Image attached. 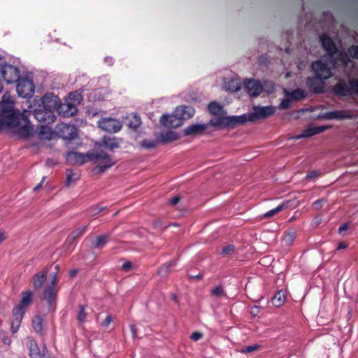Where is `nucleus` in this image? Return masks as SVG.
<instances>
[{
  "instance_id": "1",
  "label": "nucleus",
  "mask_w": 358,
  "mask_h": 358,
  "mask_svg": "<svg viewBox=\"0 0 358 358\" xmlns=\"http://www.w3.org/2000/svg\"><path fill=\"white\" fill-rule=\"evenodd\" d=\"M6 95L3 96V103L0 104V131L5 128H17L20 124V111L14 109L13 103H5Z\"/></svg>"
},
{
  "instance_id": "2",
  "label": "nucleus",
  "mask_w": 358,
  "mask_h": 358,
  "mask_svg": "<svg viewBox=\"0 0 358 358\" xmlns=\"http://www.w3.org/2000/svg\"><path fill=\"white\" fill-rule=\"evenodd\" d=\"M22 299L20 303L15 306L13 310V320L11 322V331L13 334L18 331L21 325L22 318L27 310V308L33 302V292L31 290L22 292L21 294Z\"/></svg>"
},
{
  "instance_id": "3",
  "label": "nucleus",
  "mask_w": 358,
  "mask_h": 358,
  "mask_svg": "<svg viewBox=\"0 0 358 358\" xmlns=\"http://www.w3.org/2000/svg\"><path fill=\"white\" fill-rule=\"evenodd\" d=\"M90 161L98 162L96 169L98 173H102L108 169L113 166L115 162H113L112 159L106 152L103 150H93L88 152Z\"/></svg>"
},
{
  "instance_id": "4",
  "label": "nucleus",
  "mask_w": 358,
  "mask_h": 358,
  "mask_svg": "<svg viewBox=\"0 0 358 358\" xmlns=\"http://www.w3.org/2000/svg\"><path fill=\"white\" fill-rule=\"evenodd\" d=\"M0 71L3 80L8 84H12L19 80L20 78V71L18 68L8 64L6 62L0 68Z\"/></svg>"
},
{
  "instance_id": "5",
  "label": "nucleus",
  "mask_w": 358,
  "mask_h": 358,
  "mask_svg": "<svg viewBox=\"0 0 358 358\" xmlns=\"http://www.w3.org/2000/svg\"><path fill=\"white\" fill-rule=\"evenodd\" d=\"M275 112L273 106H255L253 112L248 114V121L255 122L260 119H266Z\"/></svg>"
},
{
  "instance_id": "6",
  "label": "nucleus",
  "mask_w": 358,
  "mask_h": 358,
  "mask_svg": "<svg viewBox=\"0 0 358 358\" xmlns=\"http://www.w3.org/2000/svg\"><path fill=\"white\" fill-rule=\"evenodd\" d=\"M320 40L322 48L327 52L332 64L336 66L337 64V59L334 57V55L338 53V50L335 43L333 41L331 38L327 34H322L320 37Z\"/></svg>"
},
{
  "instance_id": "7",
  "label": "nucleus",
  "mask_w": 358,
  "mask_h": 358,
  "mask_svg": "<svg viewBox=\"0 0 358 358\" xmlns=\"http://www.w3.org/2000/svg\"><path fill=\"white\" fill-rule=\"evenodd\" d=\"M99 127L108 133H117L122 128V124L118 120L112 117H105L98 122Z\"/></svg>"
},
{
  "instance_id": "8",
  "label": "nucleus",
  "mask_w": 358,
  "mask_h": 358,
  "mask_svg": "<svg viewBox=\"0 0 358 358\" xmlns=\"http://www.w3.org/2000/svg\"><path fill=\"white\" fill-rule=\"evenodd\" d=\"M311 69L315 73V76L320 78V79L327 80L332 76L331 69L321 60L313 62Z\"/></svg>"
},
{
  "instance_id": "9",
  "label": "nucleus",
  "mask_w": 358,
  "mask_h": 358,
  "mask_svg": "<svg viewBox=\"0 0 358 358\" xmlns=\"http://www.w3.org/2000/svg\"><path fill=\"white\" fill-rule=\"evenodd\" d=\"M56 129L57 134L63 139L73 140L77 137L78 131L74 125L62 123Z\"/></svg>"
},
{
  "instance_id": "10",
  "label": "nucleus",
  "mask_w": 358,
  "mask_h": 358,
  "mask_svg": "<svg viewBox=\"0 0 358 358\" xmlns=\"http://www.w3.org/2000/svg\"><path fill=\"white\" fill-rule=\"evenodd\" d=\"M16 90L20 96L26 98L34 92V85L31 80L19 78L17 81Z\"/></svg>"
},
{
  "instance_id": "11",
  "label": "nucleus",
  "mask_w": 358,
  "mask_h": 358,
  "mask_svg": "<svg viewBox=\"0 0 358 358\" xmlns=\"http://www.w3.org/2000/svg\"><path fill=\"white\" fill-rule=\"evenodd\" d=\"M56 110L59 115L64 117L74 116L78 113V109L75 103H71V101H67L64 103H61L59 101Z\"/></svg>"
},
{
  "instance_id": "12",
  "label": "nucleus",
  "mask_w": 358,
  "mask_h": 358,
  "mask_svg": "<svg viewBox=\"0 0 358 358\" xmlns=\"http://www.w3.org/2000/svg\"><path fill=\"white\" fill-rule=\"evenodd\" d=\"M33 115L39 122L49 124L53 123L56 119L53 111L43 109H36L33 112Z\"/></svg>"
},
{
  "instance_id": "13",
  "label": "nucleus",
  "mask_w": 358,
  "mask_h": 358,
  "mask_svg": "<svg viewBox=\"0 0 358 358\" xmlns=\"http://www.w3.org/2000/svg\"><path fill=\"white\" fill-rule=\"evenodd\" d=\"M324 80L316 76L308 77L306 80V85L314 94L324 93L325 92Z\"/></svg>"
},
{
  "instance_id": "14",
  "label": "nucleus",
  "mask_w": 358,
  "mask_h": 358,
  "mask_svg": "<svg viewBox=\"0 0 358 358\" xmlns=\"http://www.w3.org/2000/svg\"><path fill=\"white\" fill-rule=\"evenodd\" d=\"M31 115V112L28 110H24L22 114L20 113V119L21 118L24 122V125L18 127L17 133L21 137H28L31 135L33 127L29 124V116Z\"/></svg>"
},
{
  "instance_id": "15",
  "label": "nucleus",
  "mask_w": 358,
  "mask_h": 358,
  "mask_svg": "<svg viewBox=\"0 0 358 358\" xmlns=\"http://www.w3.org/2000/svg\"><path fill=\"white\" fill-rule=\"evenodd\" d=\"M243 86L252 96H259L263 90L260 82L255 79H245L243 81Z\"/></svg>"
},
{
  "instance_id": "16",
  "label": "nucleus",
  "mask_w": 358,
  "mask_h": 358,
  "mask_svg": "<svg viewBox=\"0 0 358 358\" xmlns=\"http://www.w3.org/2000/svg\"><path fill=\"white\" fill-rule=\"evenodd\" d=\"M161 124L165 127L178 128L182 124L176 113L173 112L171 115L164 114L160 118Z\"/></svg>"
},
{
  "instance_id": "17",
  "label": "nucleus",
  "mask_w": 358,
  "mask_h": 358,
  "mask_svg": "<svg viewBox=\"0 0 358 358\" xmlns=\"http://www.w3.org/2000/svg\"><path fill=\"white\" fill-rule=\"evenodd\" d=\"M57 290L55 287L47 286L43 292V299L48 302L49 311L55 310Z\"/></svg>"
},
{
  "instance_id": "18",
  "label": "nucleus",
  "mask_w": 358,
  "mask_h": 358,
  "mask_svg": "<svg viewBox=\"0 0 358 358\" xmlns=\"http://www.w3.org/2000/svg\"><path fill=\"white\" fill-rule=\"evenodd\" d=\"M66 161L72 165L81 166L89 160L88 152L86 155L78 152H69L66 155Z\"/></svg>"
},
{
  "instance_id": "19",
  "label": "nucleus",
  "mask_w": 358,
  "mask_h": 358,
  "mask_svg": "<svg viewBox=\"0 0 358 358\" xmlns=\"http://www.w3.org/2000/svg\"><path fill=\"white\" fill-rule=\"evenodd\" d=\"M60 100L51 93L45 94L42 99L43 108L53 111L56 110Z\"/></svg>"
},
{
  "instance_id": "20",
  "label": "nucleus",
  "mask_w": 358,
  "mask_h": 358,
  "mask_svg": "<svg viewBox=\"0 0 358 358\" xmlns=\"http://www.w3.org/2000/svg\"><path fill=\"white\" fill-rule=\"evenodd\" d=\"M248 121V114H243L239 116H227L225 117V127L234 129L235 127L242 125Z\"/></svg>"
},
{
  "instance_id": "21",
  "label": "nucleus",
  "mask_w": 358,
  "mask_h": 358,
  "mask_svg": "<svg viewBox=\"0 0 358 358\" xmlns=\"http://www.w3.org/2000/svg\"><path fill=\"white\" fill-rule=\"evenodd\" d=\"M45 323L43 316L38 315L34 316L31 321V327L36 334L41 336H45Z\"/></svg>"
},
{
  "instance_id": "22",
  "label": "nucleus",
  "mask_w": 358,
  "mask_h": 358,
  "mask_svg": "<svg viewBox=\"0 0 358 358\" xmlns=\"http://www.w3.org/2000/svg\"><path fill=\"white\" fill-rule=\"evenodd\" d=\"M176 115L183 122L184 120L190 119L194 114V109L192 106H177L174 110Z\"/></svg>"
},
{
  "instance_id": "23",
  "label": "nucleus",
  "mask_w": 358,
  "mask_h": 358,
  "mask_svg": "<svg viewBox=\"0 0 358 358\" xmlns=\"http://www.w3.org/2000/svg\"><path fill=\"white\" fill-rule=\"evenodd\" d=\"M48 270L47 268L41 271L34 275L32 278L33 287L36 291L40 290L47 279Z\"/></svg>"
},
{
  "instance_id": "24",
  "label": "nucleus",
  "mask_w": 358,
  "mask_h": 358,
  "mask_svg": "<svg viewBox=\"0 0 358 358\" xmlns=\"http://www.w3.org/2000/svg\"><path fill=\"white\" fill-rule=\"evenodd\" d=\"M207 128L208 124H193L189 125L184 129V134L185 136L201 135Z\"/></svg>"
},
{
  "instance_id": "25",
  "label": "nucleus",
  "mask_w": 358,
  "mask_h": 358,
  "mask_svg": "<svg viewBox=\"0 0 358 358\" xmlns=\"http://www.w3.org/2000/svg\"><path fill=\"white\" fill-rule=\"evenodd\" d=\"M328 128L329 127L327 126L312 127L304 129L301 134L295 136L294 138L300 139L302 138H308L314 135L321 134Z\"/></svg>"
},
{
  "instance_id": "26",
  "label": "nucleus",
  "mask_w": 358,
  "mask_h": 358,
  "mask_svg": "<svg viewBox=\"0 0 358 358\" xmlns=\"http://www.w3.org/2000/svg\"><path fill=\"white\" fill-rule=\"evenodd\" d=\"M325 117L328 120H344V119H352V115L348 110H333L327 112L325 113Z\"/></svg>"
},
{
  "instance_id": "27",
  "label": "nucleus",
  "mask_w": 358,
  "mask_h": 358,
  "mask_svg": "<svg viewBox=\"0 0 358 358\" xmlns=\"http://www.w3.org/2000/svg\"><path fill=\"white\" fill-rule=\"evenodd\" d=\"M334 92L336 94L342 96L352 94L351 87L343 80H340L335 85Z\"/></svg>"
},
{
  "instance_id": "28",
  "label": "nucleus",
  "mask_w": 358,
  "mask_h": 358,
  "mask_svg": "<svg viewBox=\"0 0 358 358\" xmlns=\"http://www.w3.org/2000/svg\"><path fill=\"white\" fill-rule=\"evenodd\" d=\"M28 348L31 358H43L44 352L39 348L35 341L30 339L28 343Z\"/></svg>"
},
{
  "instance_id": "29",
  "label": "nucleus",
  "mask_w": 358,
  "mask_h": 358,
  "mask_svg": "<svg viewBox=\"0 0 358 358\" xmlns=\"http://www.w3.org/2000/svg\"><path fill=\"white\" fill-rule=\"evenodd\" d=\"M87 226L80 227L73 230L66 238L65 244L71 245L74 241L81 236L87 230Z\"/></svg>"
},
{
  "instance_id": "30",
  "label": "nucleus",
  "mask_w": 358,
  "mask_h": 358,
  "mask_svg": "<svg viewBox=\"0 0 358 358\" xmlns=\"http://www.w3.org/2000/svg\"><path fill=\"white\" fill-rule=\"evenodd\" d=\"M177 134L173 131L162 132L159 136V141L163 143H171L178 139Z\"/></svg>"
},
{
  "instance_id": "31",
  "label": "nucleus",
  "mask_w": 358,
  "mask_h": 358,
  "mask_svg": "<svg viewBox=\"0 0 358 358\" xmlns=\"http://www.w3.org/2000/svg\"><path fill=\"white\" fill-rule=\"evenodd\" d=\"M289 201H284L281 204L278 205L277 207H275L273 209H271L264 214L263 217L264 218H268L271 217L273 215H275L276 213L282 211V210H285L288 208Z\"/></svg>"
},
{
  "instance_id": "32",
  "label": "nucleus",
  "mask_w": 358,
  "mask_h": 358,
  "mask_svg": "<svg viewBox=\"0 0 358 358\" xmlns=\"http://www.w3.org/2000/svg\"><path fill=\"white\" fill-rule=\"evenodd\" d=\"M103 145L108 148L110 150L118 148L120 147V143L115 137L104 136L103 138Z\"/></svg>"
},
{
  "instance_id": "33",
  "label": "nucleus",
  "mask_w": 358,
  "mask_h": 358,
  "mask_svg": "<svg viewBox=\"0 0 358 358\" xmlns=\"http://www.w3.org/2000/svg\"><path fill=\"white\" fill-rule=\"evenodd\" d=\"M285 301V295L282 290L278 291L272 298L271 302L274 306L280 307Z\"/></svg>"
},
{
  "instance_id": "34",
  "label": "nucleus",
  "mask_w": 358,
  "mask_h": 358,
  "mask_svg": "<svg viewBox=\"0 0 358 358\" xmlns=\"http://www.w3.org/2000/svg\"><path fill=\"white\" fill-rule=\"evenodd\" d=\"M307 96V92L301 88L295 89L289 94L290 98L293 100L296 101L303 99L306 98Z\"/></svg>"
},
{
  "instance_id": "35",
  "label": "nucleus",
  "mask_w": 358,
  "mask_h": 358,
  "mask_svg": "<svg viewBox=\"0 0 358 358\" xmlns=\"http://www.w3.org/2000/svg\"><path fill=\"white\" fill-rule=\"evenodd\" d=\"M226 88L231 92H236L241 88V84L238 79H231L226 84Z\"/></svg>"
},
{
  "instance_id": "36",
  "label": "nucleus",
  "mask_w": 358,
  "mask_h": 358,
  "mask_svg": "<svg viewBox=\"0 0 358 358\" xmlns=\"http://www.w3.org/2000/svg\"><path fill=\"white\" fill-rule=\"evenodd\" d=\"M176 260H170L169 262L164 264L159 269V273L161 275H166L171 272V268L176 266Z\"/></svg>"
},
{
  "instance_id": "37",
  "label": "nucleus",
  "mask_w": 358,
  "mask_h": 358,
  "mask_svg": "<svg viewBox=\"0 0 358 358\" xmlns=\"http://www.w3.org/2000/svg\"><path fill=\"white\" fill-rule=\"evenodd\" d=\"M210 294L217 298L227 297V293L222 285H217L210 290Z\"/></svg>"
},
{
  "instance_id": "38",
  "label": "nucleus",
  "mask_w": 358,
  "mask_h": 358,
  "mask_svg": "<svg viewBox=\"0 0 358 358\" xmlns=\"http://www.w3.org/2000/svg\"><path fill=\"white\" fill-rule=\"evenodd\" d=\"M208 109L212 115H217L222 112V106L216 101H212L208 104Z\"/></svg>"
},
{
  "instance_id": "39",
  "label": "nucleus",
  "mask_w": 358,
  "mask_h": 358,
  "mask_svg": "<svg viewBox=\"0 0 358 358\" xmlns=\"http://www.w3.org/2000/svg\"><path fill=\"white\" fill-rule=\"evenodd\" d=\"M106 209V206H101L99 204H95L90 206L87 210V212L90 216H95L100 213L101 211Z\"/></svg>"
},
{
  "instance_id": "40",
  "label": "nucleus",
  "mask_w": 358,
  "mask_h": 358,
  "mask_svg": "<svg viewBox=\"0 0 358 358\" xmlns=\"http://www.w3.org/2000/svg\"><path fill=\"white\" fill-rule=\"evenodd\" d=\"M108 240L109 236L108 235L99 236L94 243V247L95 248H102L107 243Z\"/></svg>"
},
{
  "instance_id": "41",
  "label": "nucleus",
  "mask_w": 358,
  "mask_h": 358,
  "mask_svg": "<svg viewBox=\"0 0 358 358\" xmlns=\"http://www.w3.org/2000/svg\"><path fill=\"white\" fill-rule=\"evenodd\" d=\"M78 178V175L75 173L72 169L66 170V185L67 186H70L72 182L76 181Z\"/></svg>"
},
{
  "instance_id": "42",
  "label": "nucleus",
  "mask_w": 358,
  "mask_h": 358,
  "mask_svg": "<svg viewBox=\"0 0 358 358\" xmlns=\"http://www.w3.org/2000/svg\"><path fill=\"white\" fill-rule=\"evenodd\" d=\"M338 59L339 62H341L343 66H348L350 62V56L348 54V52H345L344 51H341L338 53Z\"/></svg>"
},
{
  "instance_id": "43",
  "label": "nucleus",
  "mask_w": 358,
  "mask_h": 358,
  "mask_svg": "<svg viewBox=\"0 0 358 358\" xmlns=\"http://www.w3.org/2000/svg\"><path fill=\"white\" fill-rule=\"evenodd\" d=\"M78 313L77 315V320L80 323H84L86 321L87 313L85 310V307L83 305L78 306Z\"/></svg>"
},
{
  "instance_id": "44",
  "label": "nucleus",
  "mask_w": 358,
  "mask_h": 358,
  "mask_svg": "<svg viewBox=\"0 0 358 358\" xmlns=\"http://www.w3.org/2000/svg\"><path fill=\"white\" fill-rule=\"evenodd\" d=\"M158 141L144 140L141 143V147L146 149L155 148L159 143Z\"/></svg>"
},
{
  "instance_id": "45",
  "label": "nucleus",
  "mask_w": 358,
  "mask_h": 358,
  "mask_svg": "<svg viewBox=\"0 0 358 358\" xmlns=\"http://www.w3.org/2000/svg\"><path fill=\"white\" fill-rule=\"evenodd\" d=\"M209 124L214 127L223 126L225 127V117H219L218 118L210 120Z\"/></svg>"
},
{
  "instance_id": "46",
  "label": "nucleus",
  "mask_w": 358,
  "mask_h": 358,
  "mask_svg": "<svg viewBox=\"0 0 358 358\" xmlns=\"http://www.w3.org/2000/svg\"><path fill=\"white\" fill-rule=\"evenodd\" d=\"M349 85L351 87L352 94L358 95V78H351L349 80Z\"/></svg>"
},
{
  "instance_id": "47",
  "label": "nucleus",
  "mask_w": 358,
  "mask_h": 358,
  "mask_svg": "<svg viewBox=\"0 0 358 358\" xmlns=\"http://www.w3.org/2000/svg\"><path fill=\"white\" fill-rule=\"evenodd\" d=\"M348 54L351 57L358 59V45H352L348 49Z\"/></svg>"
},
{
  "instance_id": "48",
  "label": "nucleus",
  "mask_w": 358,
  "mask_h": 358,
  "mask_svg": "<svg viewBox=\"0 0 358 358\" xmlns=\"http://www.w3.org/2000/svg\"><path fill=\"white\" fill-rule=\"evenodd\" d=\"M327 201V200L324 198L317 199L313 203L312 206L314 208V210H320L322 208L323 204L325 203Z\"/></svg>"
},
{
  "instance_id": "49",
  "label": "nucleus",
  "mask_w": 358,
  "mask_h": 358,
  "mask_svg": "<svg viewBox=\"0 0 358 358\" xmlns=\"http://www.w3.org/2000/svg\"><path fill=\"white\" fill-rule=\"evenodd\" d=\"M152 225L155 229L159 230H164L169 227L168 225H164L163 222L159 219L154 220Z\"/></svg>"
},
{
  "instance_id": "50",
  "label": "nucleus",
  "mask_w": 358,
  "mask_h": 358,
  "mask_svg": "<svg viewBox=\"0 0 358 358\" xmlns=\"http://www.w3.org/2000/svg\"><path fill=\"white\" fill-rule=\"evenodd\" d=\"M235 247L234 245H228L224 247L222 250V255L224 256H228L234 252Z\"/></svg>"
},
{
  "instance_id": "51",
  "label": "nucleus",
  "mask_w": 358,
  "mask_h": 358,
  "mask_svg": "<svg viewBox=\"0 0 358 358\" xmlns=\"http://www.w3.org/2000/svg\"><path fill=\"white\" fill-rule=\"evenodd\" d=\"M134 120L129 123V126L134 129H137L141 124V118L136 115L133 117Z\"/></svg>"
},
{
  "instance_id": "52",
  "label": "nucleus",
  "mask_w": 358,
  "mask_h": 358,
  "mask_svg": "<svg viewBox=\"0 0 358 358\" xmlns=\"http://www.w3.org/2000/svg\"><path fill=\"white\" fill-rule=\"evenodd\" d=\"M259 348V346L258 345H250V346H245L243 349H242V352H244V353H250V352H252L257 350H258Z\"/></svg>"
},
{
  "instance_id": "53",
  "label": "nucleus",
  "mask_w": 358,
  "mask_h": 358,
  "mask_svg": "<svg viewBox=\"0 0 358 358\" xmlns=\"http://www.w3.org/2000/svg\"><path fill=\"white\" fill-rule=\"evenodd\" d=\"M320 173L318 171H311L306 175V180H310L312 179H314L320 176Z\"/></svg>"
},
{
  "instance_id": "54",
  "label": "nucleus",
  "mask_w": 358,
  "mask_h": 358,
  "mask_svg": "<svg viewBox=\"0 0 358 358\" xmlns=\"http://www.w3.org/2000/svg\"><path fill=\"white\" fill-rule=\"evenodd\" d=\"M57 282H58V279L57 277V274L54 273V274L51 275V281L50 283L48 284L47 286L56 288V285H57Z\"/></svg>"
},
{
  "instance_id": "55",
  "label": "nucleus",
  "mask_w": 358,
  "mask_h": 358,
  "mask_svg": "<svg viewBox=\"0 0 358 358\" xmlns=\"http://www.w3.org/2000/svg\"><path fill=\"white\" fill-rule=\"evenodd\" d=\"M69 99L71 101H77L78 102H79L81 99V96L80 94H77V92H71L69 94Z\"/></svg>"
},
{
  "instance_id": "56",
  "label": "nucleus",
  "mask_w": 358,
  "mask_h": 358,
  "mask_svg": "<svg viewBox=\"0 0 358 358\" xmlns=\"http://www.w3.org/2000/svg\"><path fill=\"white\" fill-rule=\"evenodd\" d=\"M113 322V317L111 315H107L105 320L102 322L101 325L103 327H108L109 324Z\"/></svg>"
},
{
  "instance_id": "57",
  "label": "nucleus",
  "mask_w": 358,
  "mask_h": 358,
  "mask_svg": "<svg viewBox=\"0 0 358 358\" xmlns=\"http://www.w3.org/2000/svg\"><path fill=\"white\" fill-rule=\"evenodd\" d=\"M291 107L290 100L289 99H284L280 103V108L283 109H287Z\"/></svg>"
},
{
  "instance_id": "58",
  "label": "nucleus",
  "mask_w": 358,
  "mask_h": 358,
  "mask_svg": "<svg viewBox=\"0 0 358 358\" xmlns=\"http://www.w3.org/2000/svg\"><path fill=\"white\" fill-rule=\"evenodd\" d=\"M132 268V264L131 262H126L122 266V269L125 271H129Z\"/></svg>"
},
{
  "instance_id": "59",
  "label": "nucleus",
  "mask_w": 358,
  "mask_h": 358,
  "mask_svg": "<svg viewBox=\"0 0 358 358\" xmlns=\"http://www.w3.org/2000/svg\"><path fill=\"white\" fill-rule=\"evenodd\" d=\"M190 338L192 340L196 341L202 338V334L199 332H194L191 334Z\"/></svg>"
},
{
  "instance_id": "60",
  "label": "nucleus",
  "mask_w": 358,
  "mask_h": 358,
  "mask_svg": "<svg viewBox=\"0 0 358 358\" xmlns=\"http://www.w3.org/2000/svg\"><path fill=\"white\" fill-rule=\"evenodd\" d=\"M180 201V196H173V198H171L169 203V204H171V206H175L178 203H179V201Z\"/></svg>"
},
{
  "instance_id": "61",
  "label": "nucleus",
  "mask_w": 358,
  "mask_h": 358,
  "mask_svg": "<svg viewBox=\"0 0 358 358\" xmlns=\"http://www.w3.org/2000/svg\"><path fill=\"white\" fill-rule=\"evenodd\" d=\"M348 229V224L344 223L342 225H341L338 228V232L341 234H343V232H345Z\"/></svg>"
},
{
  "instance_id": "62",
  "label": "nucleus",
  "mask_w": 358,
  "mask_h": 358,
  "mask_svg": "<svg viewBox=\"0 0 358 358\" xmlns=\"http://www.w3.org/2000/svg\"><path fill=\"white\" fill-rule=\"evenodd\" d=\"M6 239V236L3 230H0V244Z\"/></svg>"
},
{
  "instance_id": "63",
  "label": "nucleus",
  "mask_w": 358,
  "mask_h": 358,
  "mask_svg": "<svg viewBox=\"0 0 358 358\" xmlns=\"http://www.w3.org/2000/svg\"><path fill=\"white\" fill-rule=\"evenodd\" d=\"M45 176H43V178H42V180H41V182H40L39 184H38V185H37L34 188V191H37V190H38V189L41 187L42 184H43V182L45 181Z\"/></svg>"
},
{
  "instance_id": "64",
  "label": "nucleus",
  "mask_w": 358,
  "mask_h": 358,
  "mask_svg": "<svg viewBox=\"0 0 358 358\" xmlns=\"http://www.w3.org/2000/svg\"><path fill=\"white\" fill-rule=\"evenodd\" d=\"M348 245L344 242L339 243L337 250L345 249L347 248Z\"/></svg>"
}]
</instances>
